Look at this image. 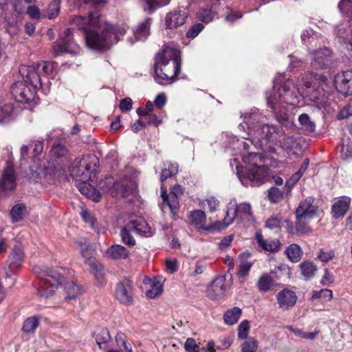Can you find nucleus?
<instances>
[{"instance_id": "obj_9", "label": "nucleus", "mask_w": 352, "mask_h": 352, "mask_svg": "<svg viewBox=\"0 0 352 352\" xmlns=\"http://www.w3.org/2000/svg\"><path fill=\"white\" fill-rule=\"evenodd\" d=\"M72 32L73 30L72 28H67L60 34L62 43L53 45L52 53L54 56H60L65 52L73 54H78L80 52V47L72 39Z\"/></svg>"}, {"instance_id": "obj_21", "label": "nucleus", "mask_w": 352, "mask_h": 352, "mask_svg": "<svg viewBox=\"0 0 352 352\" xmlns=\"http://www.w3.org/2000/svg\"><path fill=\"white\" fill-rule=\"evenodd\" d=\"M276 300L280 309L288 310L296 303L297 296L294 291L284 289L277 294Z\"/></svg>"}, {"instance_id": "obj_5", "label": "nucleus", "mask_w": 352, "mask_h": 352, "mask_svg": "<svg viewBox=\"0 0 352 352\" xmlns=\"http://www.w3.org/2000/svg\"><path fill=\"white\" fill-rule=\"evenodd\" d=\"M318 206L314 204V198L309 197L301 201L296 210V228H288L292 234H305L311 232L308 226L309 221L316 216Z\"/></svg>"}, {"instance_id": "obj_4", "label": "nucleus", "mask_w": 352, "mask_h": 352, "mask_svg": "<svg viewBox=\"0 0 352 352\" xmlns=\"http://www.w3.org/2000/svg\"><path fill=\"white\" fill-rule=\"evenodd\" d=\"M126 32L124 25L104 23L102 33L88 30L85 33L87 46L95 50H107L122 39Z\"/></svg>"}, {"instance_id": "obj_58", "label": "nucleus", "mask_w": 352, "mask_h": 352, "mask_svg": "<svg viewBox=\"0 0 352 352\" xmlns=\"http://www.w3.org/2000/svg\"><path fill=\"white\" fill-rule=\"evenodd\" d=\"M234 219H237L236 211H234V208L232 206H230V203L229 204L226 215L223 219V224L225 226H228L230 225Z\"/></svg>"}, {"instance_id": "obj_41", "label": "nucleus", "mask_w": 352, "mask_h": 352, "mask_svg": "<svg viewBox=\"0 0 352 352\" xmlns=\"http://www.w3.org/2000/svg\"><path fill=\"white\" fill-rule=\"evenodd\" d=\"M241 315V309L239 307L228 309L223 315L224 322L227 324H234L238 322Z\"/></svg>"}, {"instance_id": "obj_3", "label": "nucleus", "mask_w": 352, "mask_h": 352, "mask_svg": "<svg viewBox=\"0 0 352 352\" xmlns=\"http://www.w3.org/2000/svg\"><path fill=\"white\" fill-rule=\"evenodd\" d=\"M180 69V52L175 48L166 46L155 57V80L161 85L173 82L177 79Z\"/></svg>"}, {"instance_id": "obj_30", "label": "nucleus", "mask_w": 352, "mask_h": 352, "mask_svg": "<svg viewBox=\"0 0 352 352\" xmlns=\"http://www.w3.org/2000/svg\"><path fill=\"white\" fill-rule=\"evenodd\" d=\"M94 337L100 349H107V344L111 341V337L107 328L98 327L94 332Z\"/></svg>"}, {"instance_id": "obj_47", "label": "nucleus", "mask_w": 352, "mask_h": 352, "mask_svg": "<svg viewBox=\"0 0 352 352\" xmlns=\"http://www.w3.org/2000/svg\"><path fill=\"white\" fill-rule=\"evenodd\" d=\"M298 122L301 128L307 131L312 132L315 129V124L312 122L309 116L306 113H302L298 117Z\"/></svg>"}, {"instance_id": "obj_31", "label": "nucleus", "mask_w": 352, "mask_h": 352, "mask_svg": "<svg viewBox=\"0 0 352 352\" xmlns=\"http://www.w3.org/2000/svg\"><path fill=\"white\" fill-rule=\"evenodd\" d=\"M256 285L260 292L266 293L274 287L275 280L270 274L264 273L259 276Z\"/></svg>"}, {"instance_id": "obj_48", "label": "nucleus", "mask_w": 352, "mask_h": 352, "mask_svg": "<svg viewBox=\"0 0 352 352\" xmlns=\"http://www.w3.org/2000/svg\"><path fill=\"white\" fill-rule=\"evenodd\" d=\"M294 144L295 141L294 138L292 136H286L283 133V135L281 138H278L276 142L274 143V146L278 145L284 150H289L294 146Z\"/></svg>"}, {"instance_id": "obj_8", "label": "nucleus", "mask_w": 352, "mask_h": 352, "mask_svg": "<svg viewBox=\"0 0 352 352\" xmlns=\"http://www.w3.org/2000/svg\"><path fill=\"white\" fill-rule=\"evenodd\" d=\"M237 176L243 186H260L270 180L271 173L267 166L260 165L238 169Z\"/></svg>"}, {"instance_id": "obj_16", "label": "nucleus", "mask_w": 352, "mask_h": 352, "mask_svg": "<svg viewBox=\"0 0 352 352\" xmlns=\"http://www.w3.org/2000/svg\"><path fill=\"white\" fill-rule=\"evenodd\" d=\"M327 78L324 76H318L313 73H305L300 80H299V85L301 84L306 88H311L316 91H320V89L322 91L327 85Z\"/></svg>"}, {"instance_id": "obj_7", "label": "nucleus", "mask_w": 352, "mask_h": 352, "mask_svg": "<svg viewBox=\"0 0 352 352\" xmlns=\"http://www.w3.org/2000/svg\"><path fill=\"white\" fill-rule=\"evenodd\" d=\"M99 164L98 158L92 154L76 158L69 171L76 181H89L95 177V171Z\"/></svg>"}, {"instance_id": "obj_53", "label": "nucleus", "mask_w": 352, "mask_h": 352, "mask_svg": "<svg viewBox=\"0 0 352 352\" xmlns=\"http://www.w3.org/2000/svg\"><path fill=\"white\" fill-rule=\"evenodd\" d=\"M38 325V320L36 317H30L26 319L23 325V330L25 333H32Z\"/></svg>"}, {"instance_id": "obj_49", "label": "nucleus", "mask_w": 352, "mask_h": 352, "mask_svg": "<svg viewBox=\"0 0 352 352\" xmlns=\"http://www.w3.org/2000/svg\"><path fill=\"white\" fill-rule=\"evenodd\" d=\"M116 342L118 346L122 351L131 352V347L126 340V336L124 333L119 332L116 336Z\"/></svg>"}, {"instance_id": "obj_1", "label": "nucleus", "mask_w": 352, "mask_h": 352, "mask_svg": "<svg viewBox=\"0 0 352 352\" xmlns=\"http://www.w3.org/2000/svg\"><path fill=\"white\" fill-rule=\"evenodd\" d=\"M264 117L258 111L253 110L244 116L245 124L248 127V137H243L247 142H239L245 151L251 145L260 148L264 152L276 153L274 143L283 135V131L273 125L263 124Z\"/></svg>"}, {"instance_id": "obj_61", "label": "nucleus", "mask_w": 352, "mask_h": 352, "mask_svg": "<svg viewBox=\"0 0 352 352\" xmlns=\"http://www.w3.org/2000/svg\"><path fill=\"white\" fill-rule=\"evenodd\" d=\"M206 203L207 204L210 212L215 211L217 207L219 206V200L214 196H210L208 198L203 200L201 202L203 205H205Z\"/></svg>"}, {"instance_id": "obj_33", "label": "nucleus", "mask_w": 352, "mask_h": 352, "mask_svg": "<svg viewBox=\"0 0 352 352\" xmlns=\"http://www.w3.org/2000/svg\"><path fill=\"white\" fill-rule=\"evenodd\" d=\"M255 239L259 247L265 251L273 252L279 248L280 242L278 240H270L265 241L261 232L256 233Z\"/></svg>"}, {"instance_id": "obj_12", "label": "nucleus", "mask_w": 352, "mask_h": 352, "mask_svg": "<svg viewBox=\"0 0 352 352\" xmlns=\"http://www.w3.org/2000/svg\"><path fill=\"white\" fill-rule=\"evenodd\" d=\"M16 186V176L12 161H7L0 178V188L3 192H10Z\"/></svg>"}, {"instance_id": "obj_44", "label": "nucleus", "mask_w": 352, "mask_h": 352, "mask_svg": "<svg viewBox=\"0 0 352 352\" xmlns=\"http://www.w3.org/2000/svg\"><path fill=\"white\" fill-rule=\"evenodd\" d=\"M26 210V206L23 204H17L14 205L10 210V214L13 223L22 220L24 213Z\"/></svg>"}, {"instance_id": "obj_35", "label": "nucleus", "mask_w": 352, "mask_h": 352, "mask_svg": "<svg viewBox=\"0 0 352 352\" xmlns=\"http://www.w3.org/2000/svg\"><path fill=\"white\" fill-rule=\"evenodd\" d=\"M107 254L114 259H124L129 256V252L124 246L114 245L107 250Z\"/></svg>"}, {"instance_id": "obj_54", "label": "nucleus", "mask_w": 352, "mask_h": 352, "mask_svg": "<svg viewBox=\"0 0 352 352\" xmlns=\"http://www.w3.org/2000/svg\"><path fill=\"white\" fill-rule=\"evenodd\" d=\"M32 0H14L13 8L14 11L19 14L25 13L28 6L31 4Z\"/></svg>"}, {"instance_id": "obj_60", "label": "nucleus", "mask_w": 352, "mask_h": 352, "mask_svg": "<svg viewBox=\"0 0 352 352\" xmlns=\"http://www.w3.org/2000/svg\"><path fill=\"white\" fill-rule=\"evenodd\" d=\"M72 23L76 25L79 27L80 29H82L86 33L89 30H87V19L82 17L81 16H75L72 20Z\"/></svg>"}, {"instance_id": "obj_6", "label": "nucleus", "mask_w": 352, "mask_h": 352, "mask_svg": "<svg viewBox=\"0 0 352 352\" xmlns=\"http://www.w3.org/2000/svg\"><path fill=\"white\" fill-rule=\"evenodd\" d=\"M38 268L34 269L40 278L39 287L37 294L41 298H49L52 296L63 283L64 277L63 269L50 268L43 272H38Z\"/></svg>"}, {"instance_id": "obj_28", "label": "nucleus", "mask_w": 352, "mask_h": 352, "mask_svg": "<svg viewBox=\"0 0 352 352\" xmlns=\"http://www.w3.org/2000/svg\"><path fill=\"white\" fill-rule=\"evenodd\" d=\"M213 6L214 4L212 1L207 0L206 7L201 8L197 12V18L199 20L206 23L214 20L217 16V12L212 11Z\"/></svg>"}, {"instance_id": "obj_25", "label": "nucleus", "mask_w": 352, "mask_h": 352, "mask_svg": "<svg viewBox=\"0 0 352 352\" xmlns=\"http://www.w3.org/2000/svg\"><path fill=\"white\" fill-rule=\"evenodd\" d=\"M128 223L131 226L133 231L139 234L150 236L153 234V230L142 217H136Z\"/></svg>"}, {"instance_id": "obj_36", "label": "nucleus", "mask_w": 352, "mask_h": 352, "mask_svg": "<svg viewBox=\"0 0 352 352\" xmlns=\"http://www.w3.org/2000/svg\"><path fill=\"white\" fill-rule=\"evenodd\" d=\"M151 24V19L148 18L137 27L136 30L134 31V36L136 40H144L148 36Z\"/></svg>"}, {"instance_id": "obj_40", "label": "nucleus", "mask_w": 352, "mask_h": 352, "mask_svg": "<svg viewBox=\"0 0 352 352\" xmlns=\"http://www.w3.org/2000/svg\"><path fill=\"white\" fill-rule=\"evenodd\" d=\"M104 23H107L102 19L98 11H94L89 13L87 19V30L89 28H102L103 29Z\"/></svg>"}, {"instance_id": "obj_46", "label": "nucleus", "mask_w": 352, "mask_h": 352, "mask_svg": "<svg viewBox=\"0 0 352 352\" xmlns=\"http://www.w3.org/2000/svg\"><path fill=\"white\" fill-rule=\"evenodd\" d=\"M36 67L41 71V74L49 76L56 72L57 64L54 62L43 61L36 63Z\"/></svg>"}, {"instance_id": "obj_55", "label": "nucleus", "mask_w": 352, "mask_h": 352, "mask_svg": "<svg viewBox=\"0 0 352 352\" xmlns=\"http://www.w3.org/2000/svg\"><path fill=\"white\" fill-rule=\"evenodd\" d=\"M268 198L272 202H278L283 198V192L276 187H272L268 192Z\"/></svg>"}, {"instance_id": "obj_24", "label": "nucleus", "mask_w": 352, "mask_h": 352, "mask_svg": "<svg viewBox=\"0 0 352 352\" xmlns=\"http://www.w3.org/2000/svg\"><path fill=\"white\" fill-rule=\"evenodd\" d=\"M189 219L192 224L199 229H202L208 232H212L216 229L214 225L205 226L206 221V213L201 210H196L190 212Z\"/></svg>"}, {"instance_id": "obj_2", "label": "nucleus", "mask_w": 352, "mask_h": 352, "mask_svg": "<svg viewBox=\"0 0 352 352\" xmlns=\"http://www.w3.org/2000/svg\"><path fill=\"white\" fill-rule=\"evenodd\" d=\"M279 80L275 79V85L270 92L266 94L268 107L274 112L278 122L281 124L288 120L289 114L287 107L298 103L299 88L292 80L287 79L277 89H275Z\"/></svg>"}, {"instance_id": "obj_10", "label": "nucleus", "mask_w": 352, "mask_h": 352, "mask_svg": "<svg viewBox=\"0 0 352 352\" xmlns=\"http://www.w3.org/2000/svg\"><path fill=\"white\" fill-rule=\"evenodd\" d=\"M82 256L85 258V263L89 265L93 273L98 278H103V267L93 257V250L87 240H81L77 243Z\"/></svg>"}, {"instance_id": "obj_20", "label": "nucleus", "mask_w": 352, "mask_h": 352, "mask_svg": "<svg viewBox=\"0 0 352 352\" xmlns=\"http://www.w3.org/2000/svg\"><path fill=\"white\" fill-rule=\"evenodd\" d=\"M19 72L29 81L32 87L36 88L41 85V79L40 77L41 71L37 68L36 64L30 66L21 65L19 68Z\"/></svg>"}, {"instance_id": "obj_15", "label": "nucleus", "mask_w": 352, "mask_h": 352, "mask_svg": "<svg viewBox=\"0 0 352 352\" xmlns=\"http://www.w3.org/2000/svg\"><path fill=\"white\" fill-rule=\"evenodd\" d=\"M161 197L164 203H166L171 212L175 214L179 209L178 196L183 193V188L180 185H175L173 188L170 193H166V188L162 184Z\"/></svg>"}, {"instance_id": "obj_63", "label": "nucleus", "mask_w": 352, "mask_h": 352, "mask_svg": "<svg viewBox=\"0 0 352 352\" xmlns=\"http://www.w3.org/2000/svg\"><path fill=\"white\" fill-rule=\"evenodd\" d=\"M67 150L66 148L60 144L54 146L50 151L51 155L56 157H63L67 154Z\"/></svg>"}, {"instance_id": "obj_43", "label": "nucleus", "mask_w": 352, "mask_h": 352, "mask_svg": "<svg viewBox=\"0 0 352 352\" xmlns=\"http://www.w3.org/2000/svg\"><path fill=\"white\" fill-rule=\"evenodd\" d=\"M285 253L288 258L294 263L299 261L302 254L300 247L294 243L287 248Z\"/></svg>"}, {"instance_id": "obj_14", "label": "nucleus", "mask_w": 352, "mask_h": 352, "mask_svg": "<svg viewBox=\"0 0 352 352\" xmlns=\"http://www.w3.org/2000/svg\"><path fill=\"white\" fill-rule=\"evenodd\" d=\"M23 250L21 246H16L12 250L3 269L7 277L11 276L19 268L23 259Z\"/></svg>"}, {"instance_id": "obj_51", "label": "nucleus", "mask_w": 352, "mask_h": 352, "mask_svg": "<svg viewBox=\"0 0 352 352\" xmlns=\"http://www.w3.org/2000/svg\"><path fill=\"white\" fill-rule=\"evenodd\" d=\"M258 341L254 338H249L241 344V352H256Z\"/></svg>"}, {"instance_id": "obj_59", "label": "nucleus", "mask_w": 352, "mask_h": 352, "mask_svg": "<svg viewBox=\"0 0 352 352\" xmlns=\"http://www.w3.org/2000/svg\"><path fill=\"white\" fill-rule=\"evenodd\" d=\"M81 293V289L78 285L72 283L67 287V298L73 299L76 298Z\"/></svg>"}, {"instance_id": "obj_34", "label": "nucleus", "mask_w": 352, "mask_h": 352, "mask_svg": "<svg viewBox=\"0 0 352 352\" xmlns=\"http://www.w3.org/2000/svg\"><path fill=\"white\" fill-rule=\"evenodd\" d=\"M133 192V188L129 186L126 181L116 182L111 190V195L114 197H125Z\"/></svg>"}, {"instance_id": "obj_37", "label": "nucleus", "mask_w": 352, "mask_h": 352, "mask_svg": "<svg viewBox=\"0 0 352 352\" xmlns=\"http://www.w3.org/2000/svg\"><path fill=\"white\" fill-rule=\"evenodd\" d=\"M170 0H142L144 10L149 14L153 13L156 9L167 6Z\"/></svg>"}, {"instance_id": "obj_18", "label": "nucleus", "mask_w": 352, "mask_h": 352, "mask_svg": "<svg viewBox=\"0 0 352 352\" xmlns=\"http://www.w3.org/2000/svg\"><path fill=\"white\" fill-rule=\"evenodd\" d=\"M337 90L343 95L352 94V72L346 71L338 74L334 79Z\"/></svg>"}, {"instance_id": "obj_42", "label": "nucleus", "mask_w": 352, "mask_h": 352, "mask_svg": "<svg viewBox=\"0 0 352 352\" xmlns=\"http://www.w3.org/2000/svg\"><path fill=\"white\" fill-rule=\"evenodd\" d=\"M133 232L134 231L129 223L122 228L120 232L122 242L130 247L134 246L136 243L135 239L132 236Z\"/></svg>"}, {"instance_id": "obj_52", "label": "nucleus", "mask_w": 352, "mask_h": 352, "mask_svg": "<svg viewBox=\"0 0 352 352\" xmlns=\"http://www.w3.org/2000/svg\"><path fill=\"white\" fill-rule=\"evenodd\" d=\"M60 12V1L59 0H53L50 4L46 17L50 19L56 18Z\"/></svg>"}, {"instance_id": "obj_32", "label": "nucleus", "mask_w": 352, "mask_h": 352, "mask_svg": "<svg viewBox=\"0 0 352 352\" xmlns=\"http://www.w3.org/2000/svg\"><path fill=\"white\" fill-rule=\"evenodd\" d=\"M300 276L305 280H309L314 277L318 267L313 262L306 261L298 265Z\"/></svg>"}, {"instance_id": "obj_39", "label": "nucleus", "mask_w": 352, "mask_h": 352, "mask_svg": "<svg viewBox=\"0 0 352 352\" xmlns=\"http://www.w3.org/2000/svg\"><path fill=\"white\" fill-rule=\"evenodd\" d=\"M242 159L245 163L250 164V167H252L261 165L264 157L261 153L251 151L247 154L243 153Z\"/></svg>"}, {"instance_id": "obj_11", "label": "nucleus", "mask_w": 352, "mask_h": 352, "mask_svg": "<svg viewBox=\"0 0 352 352\" xmlns=\"http://www.w3.org/2000/svg\"><path fill=\"white\" fill-rule=\"evenodd\" d=\"M36 88H32L24 82H16L12 86V94L15 100L21 103L32 102L35 98Z\"/></svg>"}, {"instance_id": "obj_62", "label": "nucleus", "mask_w": 352, "mask_h": 352, "mask_svg": "<svg viewBox=\"0 0 352 352\" xmlns=\"http://www.w3.org/2000/svg\"><path fill=\"white\" fill-rule=\"evenodd\" d=\"M184 348L188 352H199V345L192 338H187L184 344Z\"/></svg>"}, {"instance_id": "obj_23", "label": "nucleus", "mask_w": 352, "mask_h": 352, "mask_svg": "<svg viewBox=\"0 0 352 352\" xmlns=\"http://www.w3.org/2000/svg\"><path fill=\"white\" fill-rule=\"evenodd\" d=\"M226 291L225 279L222 277L214 279L207 288V294L211 299L222 297Z\"/></svg>"}, {"instance_id": "obj_26", "label": "nucleus", "mask_w": 352, "mask_h": 352, "mask_svg": "<svg viewBox=\"0 0 352 352\" xmlns=\"http://www.w3.org/2000/svg\"><path fill=\"white\" fill-rule=\"evenodd\" d=\"M351 199L348 197H341L332 206L333 217L336 219L343 217L349 208Z\"/></svg>"}, {"instance_id": "obj_22", "label": "nucleus", "mask_w": 352, "mask_h": 352, "mask_svg": "<svg viewBox=\"0 0 352 352\" xmlns=\"http://www.w3.org/2000/svg\"><path fill=\"white\" fill-rule=\"evenodd\" d=\"M230 206H232L234 211H236L237 221L241 222L252 223L254 220L252 208L248 203H241L239 205L236 201H230Z\"/></svg>"}, {"instance_id": "obj_17", "label": "nucleus", "mask_w": 352, "mask_h": 352, "mask_svg": "<svg viewBox=\"0 0 352 352\" xmlns=\"http://www.w3.org/2000/svg\"><path fill=\"white\" fill-rule=\"evenodd\" d=\"M311 65L316 69H323L329 67L331 51L323 47L314 51L311 54Z\"/></svg>"}, {"instance_id": "obj_45", "label": "nucleus", "mask_w": 352, "mask_h": 352, "mask_svg": "<svg viewBox=\"0 0 352 352\" xmlns=\"http://www.w3.org/2000/svg\"><path fill=\"white\" fill-rule=\"evenodd\" d=\"M162 291V283L160 280L155 278L151 281V288L146 291V295L149 298H154L160 295Z\"/></svg>"}, {"instance_id": "obj_27", "label": "nucleus", "mask_w": 352, "mask_h": 352, "mask_svg": "<svg viewBox=\"0 0 352 352\" xmlns=\"http://www.w3.org/2000/svg\"><path fill=\"white\" fill-rule=\"evenodd\" d=\"M249 257V254H242L239 257L240 263L237 267L236 275L240 279L245 280L253 266L254 263L248 260Z\"/></svg>"}, {"instance_id": "obj_29", "label": "nucleus", "mask_w": 352, "mask_h": 352, "mask_svg": "<svg viewBox=\"0 0 352 352\" xmlns=\"http://www.w3.org/2000/svg\"><path fill=\"white\" fill-rule=\"evenodd\" d=\"M77 187L80 192L85 195L87 197L97 202L99 201L101 198L100 193L96 190V189L89 184L88 181H80Z\"/></svg>"}, {"instance_id": "obj_64", "label": "nucleus", "mask_w": 352, "mask_h": 352, "mask_svg": "<svg viewBox=\"0 0 352 352\" xmlns=\"http://www.w3.org/2000/svg\"><path fill=\"white\" fill-rule=\"evenodd\" d=\"M352 116V100L344 107L338 115V118L340 120L345 119L349 116Z\"/></svg>"}, {"instance_id": "obj_19", "label": "nucleus", "mask_w": 352, "mask_h": 352, "mask_svg": "<svg viewBox=\"0 0 352 352\" xmlns=\"http://www.w3.org/2000/svg\"><path fill=\"white\" fill-rule=\"evenodd\" d=\"M188 14L184 10H173L166 14L164 21L167 29H175L183 25L187 19Z\"/></svg>"}, {"instance_id": "obj_13", "label": "nucleus", "mask_w": 352, "mask_h": 352, "mask_svg": "<svg viewBox=\"0 0 352 352\" xmlns=\"http://www.w3.org/2000/svg\"><path fill=\"white\" fill-rule=\"evenodd\" d=\"M115 296L122 305H131L133 303V294L131 283L129 280H123L117 283Z\"/></svg>"}, {"instance_id": "obj_57", "label": "nucleus", "mask_w": 352, "mask_h": 352, "mask_svg": "<svg viewBox=\"0 0 352 352\" xmlns=\"http://www.w3.org/2000/svg\"><path fill=\"white\" fill-rule=\"evenodd\" d=\"M250 331V325L248 320L242 321L238 327V337L241 339L248 338Z\"/></svg>"}, {"instance_id": "obj_50", "label": "nucleus", "mask_w": 352, "mask_h": 352, "mask_svg": "<svg viewBox=\"0 0 352 352\" xmlns=\"http://www.w3.org/2000/svg\"><path fill=\"white\" fill-rule=\"evenodd\" d=\"M12 111V104L10 103H0V122L8 120Z\"/></svg>"}, {"instance_id": "obj_38", "label": "nucleus", "mask_w": 352, "mask_h": 352, "mask_svg": "<svg viewBox=\"0 0 352 352\" xmlns=\"http://www.w3.org/2000/svg\"><path fill=\"white\" fill-rule=\"evenodd\" d=\"M178 173V164L172 162H166L162 169L160 180L163 183L166 179L175 175Z\"/></svg>"}, {"instance_id": "obj_56", "label": "nucleus", "mask_w": 352, "mask_h": 352, "mask_svg": "<svg viewBox=\"0 0 352 352\" xmlns=\"http://www.w3.org/2000/svg\"><path fill=\"white\" fill-rule=\"evenodd\" d=\"M335 253L333 250L321 249L320 250L317 256L320 261L327 263L333 259Z\"/></svg>"}]
</instances>
